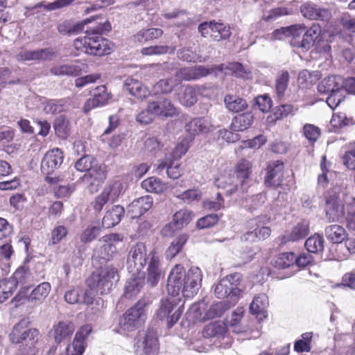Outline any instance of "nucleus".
I'll use <instances>...</instances> for the list:
<instances>
[{"instance_id":"1","label":"nucleus","mask_w":355,"mask_h":355,"mask_svg":"<svg viewBox=\"0 0 355 355\" xmlns=\"http://www.w3.org/2000/svg\"><path fill=\"white\" fill-rule=\"evenodd\" d=\"M202 273L198 268H191L187 272L180 264H176L171 270L167 279L168 295L179 297L180 293L184 297H192L199 289Z\"/></svg>"},{"instance_id":"2","label":"nucleus","mask_w":355,"mask_h":355,"mask_svg":"<svg viewBox=\"0 0 355 355\" xmlns=\"http://www.w3.org/2000/svg\"><path fill=\"white\" fill-rule=\"evenodd\" d=\"M76 55L82 53L92 56L103 57L114 51V45L108 39L103 36H96L93 33H85V35L76 38L73 42Z\"/></svg>"},{"instance_id":"3","label":"nucleus","mask_w":355,"mask_h":355,"mask_svg":"<svg viewBox=\"0 0 355 355\" xmlns=\"http://www.w3.org/2000/svg\"><path fill=\"white\" fill-rule=\"evenodd\" d=\"M119 278L117 269L112 266H106L96 269L86 279V285L97 294L106 295Z\"/></svg>"},{"instance_id":"4","label":"nucleus","mask_w":355,"mask_h":355,"mask_svg":"<svg viewBox=\"0 0 355 355\" xmlns=\"http://www.w3.org/2000/svg\"><path fill=\"white\" fill-rule=\"evenodd\" d=\"M147 303L144 299L139 300L128 309L119 318L116 331L124 334L135 331L141 323L144 308Z\"/></svg>"},{"instance_id":"5","label":"nucleus","mask_w":355,"mask_h":355,"mask_svg":"<svg viewBox=\"0 0 355 355\" xmlns=\"http://www.w3.org/2000/svg\"><path fill=\"white\" fill-rule=\"evenodd\" d=\"M341 188L333 187L324 193L325 216L329 223L338 222L345 218V205L340 199Z\"/></svg>"},{"instance_id":"6","label":"nucleus","mask_w":355,"mask_h":355,"mask_svg":"<svg viewBox=\"0 0 355 355\" xmlns=\"http://www.w3.org/2000/svg\"><path fill=\"white\" fill-rule=\"evenodd\" d=\"M285 165L282 160H272L267 163L265 168L264 184L266 187L273 189L282 188L284 190L289 189L293 184V180H290L284 183L286 179L284 178Z\"/></svg>"},{"instance_id":"7","label":"nucleus","mask_w":355,"mask_h":355,"mask_svg":"<svg viewBox=\"0 0 355 355\" xmlns=\"http://www.w3.org/2000/svg\"><path fill=\"white\" fill-rule=\"evenodd\" d=\"M242 280L239 272L230 274L221 279L214 287V293L219 299L228 298L230 302L235 303L241 294L239 286Z\"/></svg>"},{"instance_id":"8","label":"nucleus","mask_w":355,"mask_h":355,"mask_svg":"<svg viewBox=\"0 0 355 355\" xmlns=\"http://www.w3.org/2000/svg\"><path fill=\"white\" fill-rule=\"evenodd\" d=\"M51 291V285L47 282L38 284L36 287L30 291V286H22L12 301L16 306L24 304L27 302L33 304H42Z\"/></svg>"},{"instance_id":"9","label":"nucleus","mask_w":355,"mask_h":355,"mask_svg":"<svg viewBox=\"0 0 355 355\" xmlns=\"http://www.w3.org/2000/svg\"><path fill=\"white\" fill-rule=\"evenodd\" d=\"M198 30L202 37L213 42L228 40L232 34L229 25L215 20L200 24Z\"/></svg>"},{"instance_id":"10","label":"nucleus","mask_w":355,"mask_h":355,"mask_svg":"<svg viewBox=\"0 0 355 355\" xmlns=\"http://www.w3.org/2000/svg\"><path fill=\"white\" fill-rule=\"evenodd\" d=\"M180 297H171L162 301L157 315L160 320L167 319L168 328H171L180 319L183 313V305L179 306Z\"/></svg>"},{"instance_id":"11","label":"nucleus","mask_w":355,"mask_h":355,"mask_svg":"<svg viewBox=\"0 0 355 355\" xmlns=\"http://www.w3.org/2000/svg\"><path fill=\"white\" fill-rule=\"evenodd\" d=\"M39 334L37 329L29 328L28 323L24 320H21L13 327L9 338L12 343L33 345L37 343Z\"/></svg>"},{"instance_id":"12","label":"nucleus","mask_w":355,"mask_h":355,"mask_svg":"<svg viewBox=\"0 0 355 355\" xmlns=\"http://www.w3.org/2000/svg\"><path fill=\"white\" fill-rule=\"evenodd\" d=\"M146 265V282L150 286H155L165 274L162 266V254L157 248H153L149 252Z\"/></svg>"},{"instance_id":"13","label":"nucleus","mask_w":355,"mask_h":355,"mask_svg":"<svg viewBox=\"0 0 355 355\" xmlns=\"http://www.w3.org/2000/svg\"><path fill=\"white\" fill-rule=\"evenodd\" d=\"M122 189L123 184L119 180L113 181L107 184L91 203L94 211L99 214L107 203L114 202L118 199Z\"/></svg>"},{"instance_id":"14","label":"nucleus","mask_w":355,"mask_h":355,"mask_svg":"<svg viewBox=\"0 0 355 355\" xmlns=\"http://www.w3.org/2000/svg\"><path fill=\"white\" fill-rule=\"evenodd\" d=\"M102 240L104 244L94 250V256L104 261H110L117 252L115 243L123 241V236L119 233H112L103 236Z\"/></svg>"},{"instance_id":"15","label":"nucleus","mask_w":355,"mask_h":355,"mask_svg":"<svg viewBox=\"0 0 355 355\" xmlns=\"http://www.w3.org/2000/svg\"><path fill=\"white\" fill-rule=\"evenodd\" d=\"M209 88L202 85H183L178 94L180 103L185 107H191L198 101V96L208 97Z\"/></svg>"},{"instance_id":"16","label":"nucleus","mask_w":355,"mask_h":355,"mask_svg":"<svg viewBox=\"0 0 355 355\" xmlns=\"http://www.w3.org/2000/svg\"><path fill=\"white\" fill-rule=\"evenodd\" d=\"M322 28L319 24L313 23L306 28L300 42H295V47L309 50L314 45L319 48L320 42L322 40Z\"/></svg>"},{"instance_id":"17","label":"nucleus","mask_w":355,"mask_h":355,"mask_svg":"<svg viewBox=\"0 0 355 355\" xmlns=\"http://www.w3.org/2000/svg\"><path fill=\"white\" fill-rule=\"evenodd\" d=\"M211 73L212 66L209 68L203 65H195L179 69L175 72V77L180 80L193 81L207 77Z\"/></svg>"},{"instance_id":"18","label":"nucleus","mask_w":355,"mask_h":355,"mask_svg":"<svg viewBox=\"0 0 355 355\" xmlns=\"http://www.w3.org/2000/svg\"><path fill=\"white\" fill-rule=\"evenodd\" d=\"M193 216V211L187 209H182L176 211L173 216L172 222L166 225L163 228V234L165 236H169L175 230H181L192 220Z\"/></svg>"},{"instance_id":"19","label":"nucleus","mask_w":355,"mask_h":355,"mask_svg":"<svg viewBox=\"0 0 355 355\" xmlns=\"http://www.w3.org/2000/svg\"><path fill=\"white\" fill-rule=\"evenodd\" d=\"M63 152L56 148L49 150L44 156L41 163L42 173L50 175L63 162Z\"/></svg>"},{"instance_id":"20","label":"nucleus","mask_w":355,"mask_h":355,"mask_svg":"<svg viewBox=\"0 0 355 355\" xmlns=\"http://www.w3.org/2000/svg\"><path fill=\"white\" fill-rule=\"evenodd\" d=\"M92 98L87 100L84 106L83 111L88 113L92 109L104 105L110 98V94L107 92V87L105 85L96 87L91 92Z\"/></svg>"},{"instance_id":"21","label":"nucleus","mask_w":355,"mask_h":355,"mask_svg":"<svg viewBox=\"0 0 355 355\" xmlns=\"http://www.w3.org/2000/svg\"><path fill=\"white\" fill-rule=\"evenodd\" d=\"M212 71L213 72H225L226 74L241 78H248L249 76L251 74L250 69L244 67L239 62H228L227 64L212 65Z\"/></svg>"},{"instance_id":"22","label":"nucleus","mask_w":355,"mask_h":355,"mask_svg":"<svg viewBox=\"0 0 355 355\" xmlns=\"http://www.w3.org/2000/svg\"><path fill=\"white\" fill-rule=\"evenodd\" d=\"M306 28V26L304 24H296L276 29L273 31L272 35L276 39H280V35L291 37V44L295 47V42H300V37Z\"/></svg>"},{"instance_id":"23","label":"nucleus","mask_w":355,"mask_h":355,"mask_svg":"<svg viewBox=\"0 0 355 355\" xmlns=\"http://www.w3.org/2000/svg\"><path fill=\"white\" fill-rule=\"evenodd\" d=\"M147 260V248L144 243L138 242L130 248L128 254V261L134 263L137 271L144 268Z\"/></svg>"},{"instance_id":"24","label":"nucleus","mask_w":355,"mask_h":355,"mask_svg":"<svg viewBox=\"0 0 355 355\" xmlns=\"http://www.w3.org/2000/svg\"><path fill=\"white\" fill-rule=\"evenodd\" d=\"M302 15L310 20H325L330 17L327 9L322 8L311 2H306L300 6Z\"/></svg>"},{"instance_id":"25","label":"nucleus","mask_w":355,"mask_h":355,"mask_svg":"<svg viewBox=\"0 0 355 355\" xmlns=\"http://www.w3.org/2000/svg\"><path fill=\"white\" fill-rule=\"evenodd\" d=\"M55 55V52L49 49H40L35 51H25L17 54L16 59L19 62L25 61H46Z\"/></svg>"},{"instance_id":"26","label":"nucleus","mask_w":355,"mask_h":355,"mask_svg":"<svg viewBox=\"0 0 355 355\" xmlns=\"http://www.w3.org/2000/svg\"><path fill=\"white\" fill-rule=\"evenodd\" d=\"M236 181V178L231 171L221 173L215 179L214 183L217 187L225 189L227 195H231L242 188Z\"/></svg>"},{"instance_id":"27","label":"nucleus","mask_w":355,"mask_h":355,"mask_svg":"<svg viewBox=\"0 0 355 355\" xmlns=\"http://www.w3.org/2000/svg\"><path fill=\"white\" fill-rule=\"evenodd\" d=\"M153 205L150 196H145L134 200L128 206V212L132 218H137L148 211Z\"/></svg>"},{"instance_id":"28","label":"nucleus","mask_w":355,"mask_h":355,"mask_svg":"<svg viewBox=\"0 0 355 355\" xmlns=\"http://www.w3.org/2000/svg\"><path fill=\"white\" fill-rule=\"evenodd\" d=\"M236 178V182L241 187L248 182L252 173V163L246 159H241L232 171Z\"/></svg>"},{"instance_id":"29","label":"nucleus","mask_w":355,"mask_h":355,"mask_svg":"<svg viewBox=\"0 0 355 355\" xmlns=\"http://www.w3.org/2000/svg\"><path fill=\"white\" fill-rule=\"evenodd\" d=\"M270 220V218L267 215L259 216L251 219L248 222L249 229L256 232L258 239L265 240L270 236L271 230L269 227L265 226Z\"/></svg>"},{"instance_id":"30","label":"nucleus","mask_w":355,"mask_h":355,"mask_svg":"<svg viewBox=\"0 0 355 355\" xmlns=\"http://www.w3.org/2000/svg\"><path fill=\"white\" fill-rule=\"evenodd\" d=\"M150 108L153 110L155 116L162 118L172 117L177 113L175 107L167 98L159 101L150 102Z\"/></svg>"},{"instance_id":"31","label":"nucleus","mask_w":355,"mask_h":355,"mask_svg":"<svg viewBox=\"0 0 355 355\" xmlns=\"http://www.w3.org/2000/svg\"><path fill=\"white\" fill-rule=\"evenodd\" d=\"M212 128L210 122L205 117H195L185 125V130L194 137L199 134H205L211 131Z\"/></svg>"},{"instance_id":"32","label":"nucleus","mask_w":355,"mask_h":355,"mask_svg":"<svg viewBox=\"0 0 355 355\" xmlns=\"http://www.w3.org/2000/svg\"><path fill=\"white\" fill-rule=\"evenodd\" d=\"M309 233V223L308 220H302L295 225L291 232L285 234L282 237V243H286L301 240L305 238Z\"/></svg>"},{"instance_id":"33","label":"nucleus","mask_w":355,"mask_h":355,"mask_svg":"<svg viewBox=\"0 0 355 355\" xmlns=\"http://www.w3.org/2000/svg\"><path fill=\"white\" fill-rule=\"evenodd\" d=\"M98 18H101V15L92 16L84 19L83 23L76 24H73L69 21L66 20L58 25L57 30L61 35H64L77 34L83 31L85 24H87Z\"/></svg>"},{"instance_id":"34","label":"nucleus","mask_w":355,"mask_h":355,"mask_svg":"<svg viewBox=\"0 0 355 355\" xmlns=\"http://www.w3.org/2000/svg\"><path fill=\"white\" fill-rule=\"evenodd\" d=\"M162 17L167 20L179 19L174 24L178 28H189L193 24V19L188 16V12L186 10L175 9L171 11H165Z\"/></svg>"},{"instance_id":"35","label":"nucleus","mask_w":355,"mask_h":355,"mask_svg":"<svg viewBox=\"0 0 355 355\" xmlns=\"http://www.w3.org/2000/svg\"><path fill=\"white\" fill-rule=\"evenodd\" d=\"M124 208L122 206H112L105 213L101 223L102 227L111 228L119 224L124 215Z\"/></svg>"},{"instance_id":"36","label":"nucleus","mask_w":355,"mask_h":355,"mask_svg":"<svg viewBox=\"0 0 355 355\" xmlns=\"http://www.w3.org/2000/svg\"><path fill=\"white\" fill-rule=\"evenodd\" d=\"M343 78L340 76H330L323 79L318 85L320 94H329L342 91Z\"/></svg>"},{"instance_id":"37","label":"nucleus","mask_w":355,"mask_h":355,"mask_svg":"<svg viewBox=\"0 0 355 355\" xmlns=\"http://www.w3.org/2000/svg\"><path fill=\"white\" fill-rule=\"evenodd\" d=\"M163 34V30L159 28L142 29L132 35V40L135 44L140 45L157 40L161 37Z\"/></svg>"},{"instance_id":"38","label":"nucleus","mask_w":355,"mask_h":355,"mask_svg":"<svg viewBox=\"0 0 355 355\" xmlns=\"http://www.w3.org/2000/svg\"><path fill=\"white\" fill-rule=\"evenodd\" d=\"M268 305L267 296L265 294H259L254 297L250 305V310L258 320L261 321L268 316L266 310Z\"/></svg>"},{"instance_id":"39","label":"nucleus","mask_w":355,"mask_h":355,"mask_svg":"<svg viewBox=\"0 0 355 355\" xmlns=\"http://www.w3.org/2000/svg\"><path fill=\"white\" fill-rule=\"evenodd\" d=\"M107 178V171L105 164H95L88 173L85 174L84 178L90 182L91 185H101Z\"/></svg>"},{"instance_id":"40","label":"nucleus","mask_w":355,"mask_h":355,"mask_svg":"<svg viewBox=\"0 0 355 355\" xmlns=\"http://www.w3.org/2000/svg\"><path fill=\"white\" fill-rule=\"evenodd\" d=\"M223 101L226 109L232 113L244 112L248 107L246 100L236 95L226 94Z\"/></svg>"},{"instance_id":"41","label":"nucleus","mask_w":355,"mask_h":355,"mask_svg":"<svg viewBox=\"0 0 355 355\" xmlns=\"http://www.w3.org/2000/svg\"><path fill=\"white\" fill-rule=\"evenodd\" d=\"M33 278L29 267L24 263V265L19 266L14 272L10 277L9 282H10L15 289L18 285H24L31 282Z\"/></svg>"},{"instance_id":"42","label":"nucleus","mask_w":355,"mask_h":355,"mask_svg":"<svg viewBox=\"0 0 355 355\" xmlns=\"http://www.w3.org/2000/svg\"><path fill=\"white\" fill-rule=\"evenodd\" d=\"M74 330L75 327L73 322L69 321L59 322L54 326V338L55 342L60 343L66 339H69Z\"/></svg>"},{"instance_id":"43","label":"nucleus","mask_w":355,"mask_h":355,"mask_svg":"<svg viewBox=\"0 0 355 355\" xmlns=\"http://www.w3.org/2000/svg\"><path fill=\"white\" fill-rule=\"evenodd\" d=\"M127 90L137 98L144 99L150 96V92L140 81L128 78L125 83Z\"/></svg>"},{"instance_id":"44","label":"nucleus","mask_w":355,"mask_h":355,"mask_svg":"<svg viewBox=\"0 0 355 355\" xmlns=\"http://www.w3.org/2000/svg\"><path fill=\"white\" fill-rule=\"evenodd\" d=\"M144 355H158L159 341L156 332L148 329L143 341Z\"/></svg>"},{"instance_id":"45","label":"nucleus","mask_w":355,"mask_h":355,"mask_svg":"<svg viewBox=\"0 0 355 355\" xmlns=\"http://www.w3.org/2000/svg\"><path fill=\"white\" fill-rule=\"evenodd\" d=\"M254 116L252 112H246L233 117L231 129L233 131L241 132L248 129L252 124Z\"/></svg>"},{"instance_id":"46","label":"nucleus","mask_w":355,"mask_h":355,"mask_svg":"<svg viewBox=\"0 0 355 355\" xmlns=\"http://www.w3.org/2000/svg\"><path fill=\"white\" fill-rule=\"evenodd\" d=\"M166 169L168 176L171 179H178L182 174V168L178 160L170 158H166L164 162L157 166V170L162 171Z\"/></svg>"},{"instance_id":"47","label":"nucleus","mask_w":355,"mask_h":355,"mask_svg":"<svg viewBox=\"0 0 355 355\" xmlns=\"http://www.w3.org/2000/svg\"><path fill=\"white\" fill-rule=\"evenodd\" d=\"M324 233L327 239L334 243H341L348 236L346 230L339 225H331L326 227Z\"/></svg>"},{"instance_id":"48","label":"nucleus","mask_w":355,"mask_h":355,"mask_svg":"<svg viewBox=\"0 0 355 355\" xmlns=\"http://www.w3.org/2000/svg\"><path fill=\"white\" fill-rule=\"evenodd\" d=\"M141 187L147 192L161 194L165 192L168 189L166 183L159 178L152 176L148 178L141 182Z\"/></svg>"},{"instance_id":"49","label":"nucleus","mask_w":355,"mask_h":355,"mask_svg":"<svg viewBox=\"0 0 355 355\" xmlns=\"http://www.w3.org/2000/svg\"><path fill=\"white\" fill-rule=\"evenodd\" d=\"M227 327L225 323L217 321L211 322L205 326L202 334L207 338L214 337H223L227 333Z\"/></svg>"},{"instance_id":"50","label":"nucleus","mask_w":355,"mask_h":355,"mask_svg":"<svg viewBox=\"0 0 355 355\" xmlns=\"http://www.w3.org/2000/svg\"><path fill=\"white\" fill-rule=\"evenodd\" d=\"M145 284V277L144 274L141 276L131 278L127 283L125 288L124 296L130 299L136 296L141 290Z\"/></svg>"},{"instance_id":"51","label":"nucleus","mask_w":355,"mask_h":355,"mask_svg":"<svg viewBox=\"0 0 355 355\" xmlns=\"http://www.w3.org/2000/svg\"><path fill=\"white\" fill-rule=\"evenodd\" d=\"M92 330V328L89 324L82 326L76 332L71 348L84 352L85 349V339L91 333Z\"/></svg>"},{"instance_id":"52","label":"nucleus","mask_w":355,"mask_h":355,"mask_svg":"<svg viewBox=\"0 0 355 355\" xmlns=\"http://www.w3.org/2000/svg\"><path fill=\"white\" fill-rule=\"evenodd\" d=\"M81 71V68L74 64L58 65L50 69V73L54 76H78Z\"/></svg>"},{"instance_id":"53","label":"nucleus","mask_w":355,"mask_h":355,"mask_svg":"<svg viewBox=\"0 0 355 355\" xmlns=\"http://www.w3.org/2000/svg\"><path fill=\"white\" fill-rule=\"evenodd\" d=\"M55 135L62 139H67L70 134V123L64 115L58 116L53 123Z\"/></svg>"},{"instance_id":"54","label":"nucleus","mask_w":355,"mask_h":355,"mask_svg":"<svg viewBox=\"0 0 355 355\" xmlns=\"http://www.w3.org/2000/svg\"><path fill=\"white\" fill-rule=\"evenodd\" d=\"M243 314L244 309L243 307H237L236 310L232 313L229 324L234 333L242 334L248 331V328L246 327H241L240 325Z\"/></svg>"},{"instance_id":"55","label":"nucleus","mask_w":355,"mask_h":355,"mask_svg":"<svg viewBox=\"0 0 355 355\" xmlns=\"http://www.w3.org/2000/svg\"><path fill=\"white\" fill-rule=\"evenodd\" d=\"M303 136L308 140L311 146H313L321 136V129L311 123L304 125L302 130Z\"/></svg>"},{"instance_id":"56","label":"nucleus","mask_w":355,"mask_h":355,"mask_svg":"<svg viewBox=\"0 0 355 355\" xmlns=\"http://www.w3.org/2000/svg\"><path fill=\"white\" fill-rule=\"evenodd\" d=\"M324 241L322 236L314 234L309 237L305 241L306 250L311 253L322 252L324 249Z\"/></svg>"},{"instance_id":"57","label":"nucleus","mask_w":355,"mask_h":355,"mask_svg":"<svg viewBox=\"0 0 355 355\" xmlns=\"http://www.w3.org/2000/svg\"><path fill=\"white\" fill-rule=\"evenodd\" d=\"M289 81V73L287 71H282L277 76L275 81V90L278 98L284 97L288 87Z\"/></svg>"},{"instance_id":"58","label":"nucleus","mask_w":355,"mask_h":355,"mask_svg":"<svg viewBox=\"0 0 355 355\" xmlns=\"http://www.w3.org/2000/svg\"><path fill=\"white\" fill-rule=\"evenodd\" d=\"M295 260V254L293 252L281 253L275 259L274 266L277 268H287L294 265Z\"/></svg>"},{"instance_id":"59","label":"nucleus","mask_w":355,"mask_h":355,"mask_svg":"<svg viewBox=\"0 0 355 355\" xmlns=\"http://www.w3.org/2000/svg\"><path fill=\"white\" fill-rule=\"evenodd\" d=\"M193 139V138L184 137L178 142L171 154V159L179 160L189 150Z\"/></svg>"},{"instance_id":"60","label":"nucleus","mask_w":355,"mask_h":355,"mask_svg":"<svg viewBox=\"0 0 355 355\" xmlns=\"http://www.w3.org/2000/svg\"><path fill=\"white\" fill-rule=\"evenodd\" d=\"M175 85L176 80L170 78L160 80L155 85L154 88L157 93L166 94L171 93Z\"/></svg>"},{"instance_id":"61","label":"nucleus","mask_w":355,"mask_h":355,"mask_svg":"<svg viewBox=\"0 0 355 355\" xmlns=\"http://www.w3.org/2000/svg\"><path fill=\"white\" fill-rule=\"evenodd\" d=\"M221 216L216 214H207L197 220L196 227L200 230L212 227L218 223Z\"/></svg>"},{"instance_id":"62","label":"nucleus","mask_w":355,"mask_h":355,"mask_svg":"<svg viewBox=\"0 0 355 355\" xmlns=\"http://www.w3.org/2000/svg\"><path fill=\"white\" fill-rule=\"evenodd\" d=\"M312 333L306 332L302 334V339L295 341L294 350L298 353L309 352L311 350Z\"/></svg>"},{"instance_id":"63","label":"nucleus","mask_w":355,"mask_h":355,"mask_svg":"<svg viewBox=\"0 0 355 355\" xmlns=\"http://www.w3.org/2000/svg\"><path fill=\"white\" fill-rule=\"evenodd\" d=\"M266 199V196L262 193L249 196L245 200V207L250 211H253L260 207L265 202Z\"/></svg>"},{"instance_id":"64","label":"nucleus","mask_w":355,"mask_h":355,"mask_svg":"<svg viewBox=\"0 0 355 355\" xmlns=\"http://www.w3.org/2000/svg\"><path fill=\"white\" fill-rule=\"evenodd\" d=\"M346 224L349 230H355V199L353 198L352 202H349L346 206Z\"/></svg>"}]
</instances>
